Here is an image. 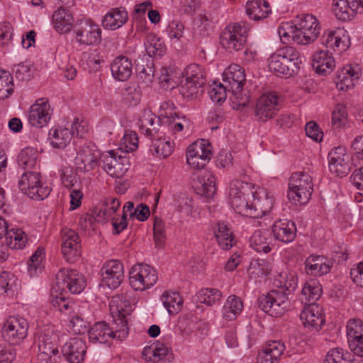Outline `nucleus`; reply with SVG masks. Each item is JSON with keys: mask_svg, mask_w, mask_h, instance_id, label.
I'll list each match as a JSON object with an SVG mask.
<instances>
[{"mask_svg": "<svg viewBox=\"0 0 363 363\" xmlns=\"http://www.w3.org/2000/svg\"><path fill=\"white\" fill-rule=\"evenodd\" d=\"M301 64L298 51L294 47L285 46L270 56L268 66L277 76L291 77L298 73Z\"/></svg>", "mask_w": 363, "mask_h": 363, "instance_id": "f257e3e1", "label": "nucleus"}, {"mask_svg": "<svg viewBox=\"0 0 363 363\" xmlns=\"http://www.w3.org/2000/svg\"><path fill=\"white\" fill-rule=\"evenodd\" d=\"M313 191L311 176L304 172H297L289 178L288 199L294 204H306L311 199Z\"/></svg>", "mask_w": 363, "mask_h": 363, "instance_id": "f03ea898", "label": "nucleus"}, {"mask_svg": "<svg viewBox=\"0 0 363 363\" xmlns=\"http://www.w3.org/2000/svg\"><path fill=\"white\" fill-rule=\"evenodd\" d=\"M229 196L231 206L239 214L252 218V206L250 198L252 196L251 184L241 180H234L230 184Z\"/></svg>", "mask_w": 363, "mask_h": 363, "instance_id": "7ed1b4c3", "label": "nucleus"}, {"mask_svg": "<svg viewBox=\"0 0 363 363\" xmlns=\"http://www.w3.org/2000/svg\"><path fill=\"white\" fill-rule=\"evenodd\" d=\"M257 306L271 316H281L289 307V297L283 291L272 290L258 297Z\"/></svg>", "mask_w": 363, "mask_h": 363, "instance_id": "20e7f679", "label": "nucleus"}, {"mask_svg": "<svg viewBox=\"0 0 363 363\" xmlns=\"http://www.w3.org/2000/svg\"><path fill=\"white\" fill-rule=\"evenodd\" d=\"M249 28L244 22L227 27L220 34L221 45L230 52L242 50L246 43Z\"/></svg>", "mask_w": 363, "mask_h": 363, "instance_id": "39448f33", "label": "nucleus"}, {"mask_svg": "<svg viewBox=\"0 0 363 363\" xmlns=\"http://www.w3.org/2000/svg\"><path fill=\"white\" fill-rule=\"evenodd\" d=\"M20 189L30 199L43 200L51 189L41 182L40 174L33 172L23 173L18 182Z\"/></svg>", "mask_w": 363, "mask_h": 363, "instance_id": "423d86ee", "label": "nucleus"}, {"mask_svg": "<svg viewBox=\"0 0 363 363\" xmlns=\"http://www.w3.org/2000/svg\"><path fill=\"white\" fill-rule=\"evenodd\" d=\"M86 286V281L82 274L71 269H62L56 274L55 291H70L72 294H79Z\"/></svg>", "mask_w": 363, "mask_h": 363, "instance_id": "0eeeda50", "label": "nucleus"}, {"mask_svg": "<svg viewBox=\"0 0 363 363\" xmlns=\"http://www.w3.org/2000/svg\"><path fill=\"white\" fill-rule=\"evenodd\" d=\"M130 284L135 290H145L157 281L156 270L147 264H135L130 271Z\"/></svg>", "mask_w": 363, "mask_h": 363, "instance_id": "6e6552de", "label": "nucleus"}, {"mask_svg": "<svg viewBox=\"0 0 363 363\" xmlns=\"http://www.w3.org/2000/svg\"><path fill=\"white\" fill-rule=\"evenodd\" d=\"M28 328V323L23 318L10 317L2 328V337L10 345H18L26 337Z\"/></svg>", "mask_w": 363, "mask_h": 363, "instance_id": "1a4fd4ad", "label": "nucleus"}, {"mask_svg": "<svg viewBox=\"0 0 363 363\" xmlns=\"http://www.w3.org/2000/svg\"><path fill=\"white\" fill-rule=\"evenodd\" d=\"M279 108V97L277 94H264L256 102L255 115L257 121L265 122L274 118Z\"/></svg>", "mask_w": 363, "mask_h": 363, "instance_id": "9d476101", "label": "nucleus"}, {"mask_svg": "<svg viewBox=\"0 0 363 363\" xmlns=\"http://www.w3.org/2000/svg\"><path fill=\"white\" fill-rule=\"evenodd\" d=\"M100 161L103 168L112 177H122L128 169V162L125 157L118 156L113 151L101 155Z\"/></svg>", "mask_w": 363, "mask_h": 363, "instance_id": "9b49d317", "label": "nucleus"}, {"mask_svg": "<svg viewBox=\"0 0 363 363\" xmlns=\"http://www.w3.org/2000/svg\"><path fill=\"white\" fill-rule=\"evenodd\" d=\"M320 42L326 48L339 53L347 50L350 46L349 35L341 29L325 30L320 38Z\"/></svg>", "mask_w": 363, "mask_h": 363, "instance_id": "f8f14e48", "label": "nucleus"}, {"mask_svg": "<svg viewBox=\"0 0 363 363\" xmlns=\"http://www.w3.org/2000/svg\"><path fill=\"white\" fill-rule=\"evenodd\" d=\"M102 282L110 289L118 288L123 280V266L118 260L106 262L101 269Z\"/></svg>", "mask_w": 363, "mask_h": 363, "instance_id": "ddd939ff", "label": "nucleus"}, {"mask_svg": "<svg viewBox=\"0 0 363 363\" xmlns=\"http://www.w3.org/2000/svg\"><path fill=\"white\" fill-rule=\"evenodd\" d=\"M335 16L343 21H350L357 13H363V0H334Z\"/></svg>", "mask_w": 363, "mask_h": 363, "instance_id": "4468645a", "label": "nucleus"}, {"mask_svg": "<svg viewBox=\"0 0 363 363\" xmlns=\"http://www.w3.org/2000/svg\"><path fill=\"white\" fill-rule=\"evenodd\" d=\"M99 153L89 145L82 146L74 159L76 169L81 172L93 170L99 164Z\"/></svg>", "mask_w": 363, "mask_h": 363, "instance_id": "2eb2a0df", "label": "nucleus"}, {"mask_svg": "<svg viewBox=\"0 0 363 363\" xmlns=\"http://www.w3.org/2000/svg\"><path fill=\"white\" fill-rule=\"evenodd\" d=\"M253 201L250 203L252 206V218H257L269 213L273 207L274 199L266 189H259L252 191Z\"/></svg>", "mask_w": 363, "mask_h": 363, "instance_id": "dca6fc26", "label": "nucleus"}, {"mask_svg": "<svg viewBox=\"0 0 363 363\" xmlns=\"http://www.w3.org/2000/svg\"><path fill=\"white\" fill-rule=\"evenodd\" d=\"M193 186L198 194L211 198L216 191V179L210 172L199 170L194 174Z\"/></svg>", "mask_w": 363, "mask_h": 363, "instance_id": "f3484780", "label": "nucleus"}, {"mask_svg": "<svg viewBox=\"0 0 363 363\" xmlns=\"http://www.w3.org/2000/svg\"><path fill=\"white\" fill-rule=\"evenodd\" d=\"M50 104L45 99H38L33 104L28 113V121L31 125L36 128H43L50 119Z\"/></svg>", "mask_w": 363, "mask_h": 363, "instance_id": "a211bd4d", "label": "nucleus"}, {"mask_svg": "<svg viewBox=\"0 0 363 363\" xmlns=\"http://www.w3.org/2000/svg\"><path fill=\"white\" fill-rule=\"evenodd\" d=\"M113 320L109 328L113 331V338H118L120 340H124L128 334V319L126 315L130 313L121 308H116L114 311L111 306Z\"/></svg>", "mask_w": 363, "mask_h": 363, "instance_id": "6ab92c4d", "label": "nucleus"}, {"mask_svg": "<svg viewBox=\"0 0 363 363\" xmlns=\"http://www.w3.org/2000/svg\"><path fill=\"white\" fill-rule=\"evenodd\" d=\"M77 41L85 45H97L101 42V30L96 24L86 23L74 30Z\"/></svg>", "mask_w": 363, "mask_h": 363, "instance_id": "aec40b11", "label": "nucleus"}, {"mask_svg": "<svg viewBox=\"0 0 363 363\" xmlns=\"http://www.w3.org/2000/svg\"><path fill=\"white\" fill-rule=\"evenodd\" d=\"M79 235L70 229L62 230L61 251L67 262H72L77 255V248L79 243Z\"/></svg>", "mask_w": 363, "mask_h": 363, "instance_id": "412c9836", "label": "nucleus"}, {"mask_svg": "<svg viewBox=\"0 0 363 363\" xmlns=\"http://www.w3.org/2000/svg\"><path fill=\"white\" fill-rule=\"evenodd\" d=\"M86 346L80 338L75 337L66 342L62 352L70 363H79L84 359Z\"/></svg>", "mask_w": 363, "mask_h": 363, "instance_id": "4be33fe9", "label": "nucleus"}, {"mask_svg": "<svg viewBox=\"0 0 363 363\" xmlns=\"http://www.w3.org/2000/svg\"><path fill=\"white\" fill-rule=\"evenodd\" d=\"M332 264L325 257L311 255L305 261V270L309 275L323 276L330 271Z\"/></svg>", "mask_w": 363, "mask_h": 363, "instance_id": "5701e85b", "label": "nucleus"}, {"mask_svg": "<svg viewBox=\"0 0 363 363\" xmlns=\"http://www.w3.org/2000/svg\"><path fill=\"white\" fill-rule=\"evenodd\" d=\"M272 232L276 239L283 242H290L296 235V227L293 221L287 219H279L272 226Z\"/></svg>", "mask_w": 363, "mask_h": 363, "instance_id": "b1692460", "label": "nucleus"}, {"mask_svg": "<svg viewBox=\"0 0 363 363\" xmlns=\"http://www.w3.org/2000/svg\"><path fill=\"white\" fill-rule=\"evenodd\" d=\"M284 349V345L281 341L269 342L264 349L259 352L257 363H277Z\"/></svg>", "mask_w": 363, "mask_h": 363, "instance_id": "393cba45", "label": "nucleus"}, {"mask_svg": "<svg viewBox=\"0 0 363 363\" xmlns=\"http://www.w3.org/2000/svg\"><path fill=\"white\" fill-rule=\"evenodd\" d=\"M111 70L116 79L124 82L132 75L133 63L127 57L120 55L116 57L111 63Z\"/></svg>", "mask_w": 363, "mask_h": 363, "instance_id": "a878e982", "label": "nucleus"}, {"mask_svg": "<svg viewBox=\"0 0 363 363\" xmlns=\"http://www.w3.org/2000/svg\"><path fill=\"white\" fill-rule=\"evenodd\" d=\"M335 67V60L329 55V50H320L313 55V67L315 72L321 74L330 73Z\"/></svg>", "mask_w": 363, "mask_h": 363, "instance_id": "bb28decb", "label": "nucleus"}, {"mask_svg": "<svg viewBox=\"0 0 363 363\" xmlns=\"http://www.w3.org/2000/svg\"><path fill=\"white\" fill-rule=\"evenodd\" d=\"M52 19L55 29L60 33L70 31L74 23L71 12L63 7H60L53 13Z\"/></svg>", "mask_w": 363, "mask_h": 363, "instance_id": "cd10ccee", "label": "nucleus"}, {"mask_svg": "<svg viewBox=\"0 0 363 363\" xmlns=\"http://www.w3.org/2000/svg\"><path fill=\"white\" fill-rule=\"evenodd\" d=\"M128 19V15L125 8L113 9L104 17L102 26L105 28L116 30L125 24Z\"/></svg>", "mask_w": 363, "mask_h": 363, "instance_id": "c85d7f7f", "label": "nucleus"}, {"mask_svg": "<svg viewBox=\"0 0 363 363\" xmlns=\"http://www.w3.org/2000/svg\"><path fill=\"white\" fill-rule=\"evenodd\" d=\"M245 8L247 16L255 21L266 18L271 12L269 4L265 0H248Z\"/></svg>", "mask_w": 363, "mask_h": 363, "instance_id": "c756f323", "label": "nucleus"}, {"mask_svg": "<svg viewBox=\"0 0 363 363\" xmlns=\"http://www.w3.org/2000/svg\"><path fill=\"white\" fill-rule=\"evenodd\" d=\"M300 319L305 327L318 329L324 324L325 320L323 313L319 311L317 306H310L304 308L301 314Z\"/></svg>", "mask_w": 363, "mask_h": 363, "instance_id": "7c9ffc66", "label": "nucleus"}, {"mask_svg": "<svg viewBox=\"0 0 363 363\" xmlns=\"http://www.w3.org/2000/svg\"><path fill=\"white\" fill-rule=\"evenodd\" d=\"M140 129L145 131V135L152 137L159 132L158 126L162 125V117H157L150 110H144L140 119Z\"/></svg>", "mask_w": 363, "mask_h": 363, "instance_id": "2f4dec72", "label": "nucleus"}, {"mask_svg": "<svg viewBox=\"0 0 363 363\" xmlns=\"http://www.w3.org/2000/svg\"><path fill=\"white\" fill-rule=\"evenodd\" d=\"M223 80L228 82L230 89L241 88L245 82V70L238 65H231L223 72Z\"/></svg>", "mask_w": 363, "mask_h": 363, "instance_id": "473e14b6", "label": "nucleus"}, {"mask_svg": "<svg viewBox=\"0 0 363 363\" xmlns=\"http://www.w3.org/2000/svg\"><path fill=\"white\" fill-rule=\"evenodd\" d=\"M89 338L92 342L106 343L113 338V331L106 322H98L88 330Z\"/></svg>", "mask_w": 363, "mask_h": 363, "instance_id": "72a5a7b5", "label": "nucleus"}, {"mask_svg": "<svg viewBox=\"0 0 363 363\" xmlns=\"http://www.w3.org/2000/svg\"><path fill=\"white\" fill-rule=\"evenodd\" d=\"M214 235L219 246L223 250H228L235 245L233 233L224 223H217Z\"/></svg>", "mask_w": 363, "mask_h": 363, "instance_id": "f704fd0d", "label": "nucleus"}, {"mask_svg": "<svg viewBox=\"0 0 363 363\" xmlns=\"http://www.w3.org/2000/svg\"><path fill=\"white\" fill-rule=\"evenodd\" d=\"M50 144L55 148H65L71 141L72 133L69 128H52L49 132Z\"/></svg>", "mask_w": 363, "mask_h": 363, "instance_id": "c9c22d12", "label": "nucleus"}, {"mask_svg": "<svg viewBox=\"0 0 363 363\" xmlns=\"http://www.w3.org/2000/svg\"><path fill=\"white\" fill-rule=\"evenodd\" d=\"M270 235L268 231L257 230L250 238V245L258 252L268 253L271 250Z\"/></svg>", "mask_w": 363, "mask_h": 363, "instance_id": "e433bc0d", "label": "nucleus"}, {"mask_svg": "<svg viewBox=\"0 0 363 363\" xmlns=\"http://www.w3.org/2000/svg\"><path fill=\"white\" fill-rule=\"evenodd\" d=\"M243 309L242 301L240 298L230 296L223 308V317L228 320H235Z\"/></svg>", "mask_w": 363, "mask_h": 363, "instance_id": "4c0bfd02", "label": "nucleus"}, {"mask_svg": "<svg viewBox=\"0 0 363 363\" xmlns=\"http://www.w3.org/2000/svg\"><path fill=\"white\" fill-rule=\"evenodd\" d=\"M139 79L145 85L148 86L154 78V64L152 60L141 59L135 66Z\"/></svg>", "mask_w": 363, "mask_h": 363, "instance_id": "58836bf2", "label": "nucleus"}, {"mask_svg": "<svg viewBox=\"0 0 363 363\" xmlns=\"http://www.w3.org/2000/svg\"><path fill=\"white\" fill-rule=\"evenodd\" d=\"M320 28L313 27L308 30H293L291 29L292 40L297 44L308 45L314 42L320 34Z\"/></svg>", "mask_w": 363, "mask_h": 363, "instance_id": "ea45409f", "label": "nucleus"}, {"mask_svg": "<svg viewBox=\"0 0 363 363\" xmlns=\"http://www.w3.org/2000/svg\"><path fill=\"white\" fill-rule=\"evenodd\" d=\"M164 306L170 315L177 314L182 308L183 301L178 292L165 291L161 298Z\"/></svg>", "mask_w": 363, "mask_h": 363, "instance_id": "a19ab883", "label": "nucleus"}, {"mask_svg": "<svg viewBox=\"0 0 363 363\" xmlns=\"http://www.w3.org/2000/svg\"><path fill=\"white\" fill-rule=\"evenodd\" d=\"M271 271L270 263L262 258H257L251 261L248 268V273L251 279L263 277L269 274Z\"/></svg>", "mask_w": 363, "mask_h": 363, "instance_id": "79ce46f5", "label": "nucleus"}, {"mask_svg": "<svg viewBox=\"0 0 363 363\" xmlns=\"http://www.w3.org/2000/svg\"><path fill=\"white\" fill-rule=\"evenodd\" d=\"M325 363H358L352 355L342 348H333L326 354Z\"/></svg>", "mask_w": 363, "mask_h": 363, "instance_id": "37998d69", "label": "nucleus"}, {"mask_svg": "<svg viewBox=\"0 0 363 363\" xmlns=\"http://www.w3.org/2000/svg\"><path fill=\"white\" fill-rule=\"evenodd\" d=\"M6 245L10 248L21 249L26 245L27 235L21 229H11L5 234Z\"/></svg>", "mask_w": 363, "mask_h": 363, "instance_id": "c03bdc74", "label": "nucleus"}, {"mask_svg": "<svg viewBox=\"0 0 363 363\" xmlns=\"http://www.w3.org/2000/svg\"><path fill=\"white\" fill-rule=\"evenodd\" d=\"M322 293L320 284L315 280L306 282L301 290V294L310 305L318 300Z\"/></svg>", "mask_w": 363, "mask_h": 363, "instance_id": "a18cd8bd", "label": "nucleus"}, {"mask_svg": "<svg viewBox=\"0 0 363 363\" xmlns=\"http://www.w3.org/2000/svg\"><path fill=\"white\" fill-rule=\"evenodd\" d=\"M169 348L164 344L157 342L152 345L148 348L145 347L143 350V355L148 359L149 361L157 362L163 359L168 354Z\"/></svg>", "mask_w": 363, "mask_h": 363, "instance_id": "49530a36", "label": "nucleus"}, {"mask_svg": "<svg viewBox=\"0 0 363 363\" xmlns=\"http://www.w3.org/2000/svg\"><path fill=\"white\" fill-rule=\"evenodd\" d=\"M38 153L33 147H28L23 149L18 156V164L23 169L33 168L37 162Z\"/></svg>", "mask_w": 363, "mask_h": 363, "instance_id": "de8ad7c7", "label": "nucleus"}, {"mask_svg": "<svg viewBox=\"0 0 363 363\" xmlns=\"http://www.w3.org/2000/svg\"><path fill=\"white\" fill-rule=\"evenodd\" d=\"M14 91V84L11 74L0 69V99L10 96Z\"/></svg>", "mask_w": 363, "mask_h": 363, "instance_id": "09e8293b", "label": "nucleus"}, {"mask_svg": "<svg viewBox=\"0 0 363 363\" xmlns=\"http://www.w3.org/2000/svg\"><path fill=\"white\" fill-rule=\"evenodd\" d=\"M203 85L187 80L182 81L179 85V92L184 97L193 99L201 96L203 93Z\"/></svg>", "mask_w": 363, "mask_h": 363, "instance_id": "8fccbe9b", "label": "nucleus"}, {"mask_svg": "<svg viewBox=\"0 0 363 363\" xmlns=\"http://www.w3.org/2000/svg\"><path fill=\"white\" fill-rule=\"evenodd\" d=\"M147 53L150 57L162 56L164 52L163 43L155 35H150L145 43Z\"/></svg>", "mask_w": 363, "mask_h": 363, "instance_id": "3c124183", "label": "nucleus"}, {"mask_svg": "<svg viewBox=\"0 0 363 363\" xmlns=\"http://www.w3.org/2000/svg\"><path fill=\"white\" fill-rule=\"evenodd\" d=\"M197 299L201 303L211 306L220 300L222 296L220 291L216 289H202L196 294Z\"/></svg>", "mask_w": 363, "mask_h": 363, "instance_id": "603ef678", "label": "nucleus"}, {"mask_svg": "<svg viewBox=\"0 0 363 363\" xmlns=\"http://www.w3.org/2000/svg\"><path fill=\"white\" fill-rule=\"evenodd\" d=\"M186 79L204 85L206 82L203 69L197 64H191L185 69Z\"/></svg>", "mask_w": 363, "mask_h": 363, "instance_id": "864d4df0", "label": "nucleus"}, {"mask_svg": "<svg viewBox=\"0 0 363 363\" xmlns=\"http://www.w3.org/2000/svg\"><path fill=\"white\" fill-rule=\"evenodd\" d=\"M211 145L204 140L190 145L186 151V157H203V155H211Z\"/></svg>", "mask_w": 363, "mask_h": 363, "instance_id": "5fc2aeb1", "label": "nucleus"}, {"mask_svg": "<svg viewBox=\"0 0 363 363\" xmlns=\"http://www.w3.org/2000/svg\"><path fill=\"white\" fill-rule=\"evenodd\" d=\"M173 148V144L169 140L157 138L153 141L151 151H154L158 157L166 158L171 155Z\"/></svg>", "mask_w": 363, "mask_h": 363, "instance_id": "6e6d98bb", "label": "nucleus"}, {"mask_svg": "<svg viewBox=\"0 0 363 363\" xmlns=\"http://www.w3.org/2000/svg\"><path fill=\"white\" fill-rule=\"evenodd\" d=\"M231 91L233 95L232 102L234 108L240 109L245 107L249 104L251 97L249 91L245 90L242 87L233 88Z\"/></svg>", "mask_w": 363, "mask_h": 363, "instance_id": "4d7b16f0", "label": "nucleus"}, {"mask_svg": "<svg viewBox=\"0 0 363 363\" xmlns=\"http://www.w3.org/2000/svg\"><path fill=\"white\" fill-rule=\"evenodd\" d=\"M51 304L55 308L66 314L72 313L75 307V304L64 297L62 293L55 296H52Z\"/></svg>", "mask_w": 363, "mask_h": 363, "instance_id": "13d9d810", "label": "nucleus"}, {"mask_svg": "<svg viewBox=\"0 0 363 363\" xmlns=\"http://www.w3.org/2000/svg\"><path fill=\"white\" fill-rule=\"evenodd\" d=\"M329 169L332 174L342 177L349 173L350 167L347 158H345L329 162Z\"/></svg>", "mask_w": 363, "mask_h": 363, "instance_id": "bf43d9fd", "label": "nucleus"}, {"mask_svg": "<svg viewBox=\"0 0 363 363\" xmlns=\"http://www.w3.org/2000/svg\"><path fill=\"white\" fill-rule=\"evenodd\" d=\"M153 233L155 246L162 247L166 240L164 223L160 218H155L153 225Z\"/></svg>", "mask_w": 363, "mask_h": 363, "instance_id": "052dcab7", "label": "nucleus"}, {"mask_svg": "<svg viewBox=\"0 0 363 363\" xmlns=\"http://www.w3.org/2000/svg\"><path fill=\"white\" fill-rule=\"evenodd\" d=\"M162 117V125L164 126L167 125L169 128L174 133L182 131L184 128L182 118L177 115V113H170L168 115L167 113L161 114Z\"/></svg>", "mask_w": 363, "mask_h": 363, "instance_id": "680f3d73", "label": "nucleus"}, {"mask_svg": "<svg viewBox=\"0 0 363 363\" xmlns=\"http://www.w3.org/2000/svg\"><path fill=\"white\" fill-rule=\"evenodd\" d=\"M313 26L315 27V28H320L319 22L316 18L311 14H303L300 18L299 22L295 25V28H293V30H313Z\"/></svg>", "mask_w": 363, "mask_h": 363, "instance_id": "e2e57ef3", "label": "nucleus"}, {"mask_svg": "<svg viewBox=\"0 0 363 363\" xmlns=\"http://www.w3.org/2000/svg\"><path fill=\"white\" fill-rule=\"evenodd\" d=\"M227 87L222 84L216 83L208 91V95L211 99L215 103H220L224 101L227 96Z\"/></svg>", "mask_w": 363, "mask_h": 363, "instance_id": "0e129e2a", "label": "nucleus"}, {"mask_svg": "<svg viewBox=\"0 0 363 363\" xmlns=\"http://www.w3.org/2000/svg\"><path fill=\"white\" fill-rule=\"evenodd\" d=\"M39 352L41 353H48V354H52L57 356L59 351L55 347V344L52 340L48 336L44 335L41 337L38 345Z\"/></svg>", "mask_w": 363, "mask_h": 363, "instance_id": "69168bd1", "label": "nucleus"}, {"mask_svg": "<svg viewBox=\"0 0 363 363\" xmlns=\"http://www.w3.org/2000/svg\"><path fill=\"white\" fill-rule=\"evenodd\" d=\"M347 116V112L345 106L338 104L335 107L332 115V124L333 127L338 128L343 120Z\"/></svg>", "mask_w": 363, "mask_h": 363, "instance_id": "338daca9", "label": "nucleus"}, {"mask_svg": "<svg viewBox=\"0 0 363 363\" xmlns=\"http://www.w3.org/2000/svg\"><path fill=\"white\" fill-rule=\"evenodd\" d=\"M69 325L74 332L79 334L84 333L89 328V323L79 315H75L72 318Z\"/></svg>", "mask_w": 363, "mask_h": 363, "instance_id": "774afa93", "label": "nucleus"}]
</instances>
